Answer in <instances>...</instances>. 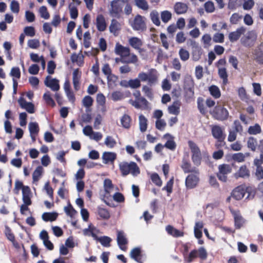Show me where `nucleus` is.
<instances>
[{"label": "nucleus", "instance_id": "nucleus-11", "mask_svg": "<svg viewBox=\"0 0 263 263\" xmlns=\"http://www.w3.org/2000/svg\"><path fill=\"white\" fill-rule=\"evenodd\" d=\"M198 175L194 173L187 176L185 179V185L187 188L193 189L197 185L199 181Z\"/></svg>", "mask_w": 263, "mask_h": 263}, {"label": "nucleus", "instance_id": "nucleus-8", "mask_svg": "<svg viewBox=\"0 0 263 263\" xmlns=\"http://www.w3.org/2000/svg\"><path fill=\"white\" fill-rule=\"evenodd\" d=\"M44 84L52 91H57L60 89L59 81L55 78H52L50 76L46 77Z\"/></svg>", "mask_w": 263, "mask_h": 263}, {"label": "nucleus", "instance_id": "nucleus-49", "mask_svg": "<svg viewBox=\"0 0 263 263\" xmlns=\"http://www.w3.org/2000/svg\"><path fill=\"white\" fill-rule=\"evenodd\" d=\"M151 180L153 181V182L154 183H155L156 185H157L158 186H161L162 185V180H161V178H160V177L159 176V175H158V174H157V173L152 174L151 176Z\"/></svg>", "mask_w": 263, "mask_h": 263}, {"label": "nucleus", "instance_id": "nucleus-44", "mask_svg": "<svg viewBox=\"0 0 263 263\" xmlns=\"http://www.w3.org/2000/svg\"><path fill=\"white\" fill-rule=\"evenodd\" d=\"M131 119L127 115H124L121 119V123L123 127L125 128H128L130 125Z\"/></svg>", "mask_w": 263, "mask_h": 263}, {"label": "nucleus", "instance_id": "nucleus-45", "mask_svg": "<svg viewBox=\"0 0 263 263\" xmlns=\"http://www.w3.org/2000/svg\"><path fill=\"white\" fill-rule=\"evenodd\" d=\"M64 210L67 215L71 218H72L77 213L70 204H69L67 206H65Z\"/></svg>", "mask_w": 263, "mask_h": 263}, {"label": "nucleus", "instance_id": "nucleus-41", "mask_svg": "<svg viewBox=\"0 0 263 263\" xmlns=\"http://www.w3.org/2000/svg\"><path fill=\"white\" fill-rule=\"evenodd\" d=\"M43 172V168L42 166H37L32 174V179L33 181H37L42 175Z\"/></svg>", "mask_w": 263, "mask_h": 263}, {"label": "nucleus", "instance_id": "nucleus-24", "mask_svg": "<svg viewBox=\"0 0 263 263\" xmlns=\"http://www.w3.org/2000/svg\"><path fill=\"white\" fill-rule=\"evenodd\" d=\"M181 102L179 101H176L173 104L168 107V110L170 114L177 115L180 112V107Z\"/></svg>", "mask_w": 263, "mask_h": 263}, {"label": "nucleus", "instance_id": "nucleus-5", "mask_svg": "<svg viewBox=\"0 0 263 263\" xmlns=\"http://www.w3.org/2000/svg\"><path fill=\"white\" fill-rule=\"evenodd\" d=\"M123 0H114L111 2L109 14L111 16L119 18L122 12V9L124 5Z\"/></svg>", "mask_w": 263, "mask_h": 263}, {"label": "nucleus", "instance_id": "nucleus-25", "mask_svg": "<svg viewBox=\"0 0 263 263\" xmlns=\"http://www.w3.org/2000/svg\"><path fill=\"white\" fill-rule=\"evenodd\" d=\"M255 60L259 64L263 65V46L259 45L254 53Z\"/></svg>", "mask_w": 263, "mask_h": 263}, {"label": "nucleus", "instance_id": "nucleus-4", "mask_svg": "<svg viewBox=\"0 0 263 263\" xmlns=\"http://www.w3.org/2000/svg\"><path fill=\"white\" fill-rule=\"evenodd\" d=\"M210 114L214 119L221 121L227 120L229 114L227 108L221 105L216 106Z\"/></svg>", "mask_w": 263, "mask_h": 263}, {"label": "nucleus", "instance_id": "nucleus-50", "mask_svg": "<svg viewBox=\"0 0 263 263\" xmlns=\"http://www.w3.org/2000/svg\"><path fill=\"white\" fill-rule=\"evenodd\" d=\"M104 187L105 192L106 193L109 194L110 191L113 188V185L111 181L109 179H106L104 181Z\"/></svg>", "mask_w": 263, "mask_h": 263}, {"label": "nucleus", "instance_id": "nucleus-12", "mask_svg": "<svg viewBox=\"0 0 263 263\" xmlns=\"http://www.w3.org/2000/svg\"><path fill=\"white\" fill-rule=\"evenodd\" d=\"M118 245L121 250L126 251L127 247L126 245L128 243V240L122 231H118L117 238Z\"/></svg>", "mask_w": 263, "mask_h": 263}, {"label": "nucleus", "instance_id": "nucleus-60", "mask_svg": "<svg viewBox=\"0 0 263 263\" xmlns=\"http://www.w3.org/2000/svg\"><path fill=\"white\" fill-rule=\"evenodd\" d=\"M161 17L162 22L166 23L171 20L172 14L168 11H164L161 12Z\"/></svg>", "mask_w": 263, "mask_h": 263}, {"label": "nucleus", "instance_id": "nucleus-58", "mask_svg": "<svg viewBox=\"0 0 263 263\" xmlns=\"http://www.w3.org/2000/svg\"><path fill=\"white\" fill-rule=\"evenodd\" d=\"M41 17L44 19L47 20L50 17V14L47 11V9L45 6H41L39 9Z\"/></svg>", "mask_w": 263, "mask_h": 263}, {"label": "nucleus", "instance_id": "nucleus-35", "mask_svg": "<svg viewBox=\"0 0 263 263\" xmlns=\"http://www.w3.org/2000/svg\"><path fill=\"white\" fill-rule=\"evenodd\" d=\"M209 90L210 94L215 99H218L220 97V91L217 86L215 85H212L209 87Z\"/></svg>", "mask_w": 263, "mask_h": 263}, {"label": "nucleus", "instance_id": "nucleus-40", "mask_svg": "<svg viewBox=\"0 0 263 263\" xmlns=\"http://www.w3.org/2000/svg\"><path fill=\"white\" fill-rule=\"evenodd\" d=\"M28 128L30 135H37L39 132V127L36 122H30L28 125Z\"/></svg>", "mask_w": 263, "mask_h": 263}, {"label": "nucleus", "instance_id": "nucleus-17", "mask_svg": "<svg viewBox=\"0 0 263 263\" xmlns=\"http://www.w3.org/2000/svg\"><path fill=\"white\" fill-rule=\"evenodd\" d=\"M96 26L97 29L100 31H104L106 29L107 25L104 16L99 14L96 18Z\"/></svg>", "mask_w": 263, "mask_h": 263}, {"label": "nucleus", "instance_id": "nucleus-22", "mask_svg": "<svg viewBox=\"0 0 263 263\" xmlns=\"http://www.w3.org/2000/svg\"><path fill=\"white\" fill-rule=\"evenodd\" d=\"M181 167L185 173H193L199 174V170L196 167L192 166L191 164L186 161H183Z\"/></svg>", "mask_w": 263, "mask_h": 263}, {"label": "nucleus", "instance_id": "nucleus-63", "mask_svg": "<svg viewBox=\"0 0 263 263\" xmlns=\"http://www.w3.org/2000/svg\"><path fill=\"white\" fill-rule=\"evenodd\" d=\"M198 256V251L194 250L192 251L189 256L185 258V260L188 263H191L195 258Z\"/></svg>", "mask_w": 263, "mask_h": 263}, {"label": "nucleus", "instance_id": "nucleus-19", "mask_svg": "<svg viewBox=\"0 0 263 263\" xmlns=\"http://www.w3.org/2000/svg\"><path fill=\"white\" fill-rule=\"evenodd\" d=\"M121 29V24L116 20L112 19L109 27V31L115 36H117Z\"/></svg>", "mask_w": 263, "mask_h": 263}, {"label": "nucleus", "instance_id": "nucleus-15", "mask_svg": "<svg viewBox=\"0 0 263 263\" xmlns=\"http://www.w3.org/2000/svg\"><path fill=\"white\" fill-rule=\"evenodd\" d=\"M246 31L244 27L238 28L235 31L231 32L229 34V39L231 42H234L237 41L240 36Z\"/></svg>", "mask_w": 263, "mask_h": 263}, {"label": "nucleus", "instance_id": "nucleus-36", "mask_svg": "<svg viewBox=\"0 0 263 263\" xmlns=\"http://www.w3.org/2000/svg\"><path fill=\"white\" fill-rule=\"evenodd\" d=\"M68 8L71 18L72 19L77 18L78 16V11L77 8L74 5V4L73 3H70Z\"/></svg>", "mask_w": 263, "mask_h": 263}, {"label": "nucleus", "instance_id": "nucleus-47", "mask_svg": "<svg viewBox=\"0 0 263 263\" xmlns=\"http://www.w3.org/2000/svg\"><path fill=\"white\" fill-rule=\"evenodd\" d=\"M43 98L48 105H51L52 106H54L55 105V103L51 98L50 93L49 91H46L44 94Z\"/></svg>", "mask_w": 263, "mask_h": 263}, {"label": "nucleus", "instance_id": "nucleus-23", "mask_svg": "<svg viewBox=\"0 0 263 263\" xmlns=\"http://www.w3.org/2000/svg\"><path fill=\"white\" fill-rule=\"evenodd\" d=\"M129 44L134 49L141 50V47L143 42L141 39L137 37H132L128 40Z\"/></svg>", "mask_w": 263, "mask_h": 263}, {"label": "nucleus", "instance_id": "nucleus-20", "mask_svg": "<svg viewBox=\"0 0 263 263\" xmlns=\"http://www.w3.org/2000/svg\"><path fill=\"white\" fill-rule=\"evenodd\" d=\"M81 73L78 69H74L72 73V82L75 90L78 91L80 89V79Z\"/></svg>", "mask_w": 263, "mask_h": 263}, {"label": "nucleus", "instance_id": "nucleus-32", "mask_svg": "<svg viewBox=\"0 0 263 263\" xmlns=\"http://www.w3.org/2000/svg\"><path fill=\"white\" fill-rule=\"evenodd\" d=\"M103 73L107 77V79L109 80V78L117 79L115 75L111 74V70L110 68V66L108 64H104L102 69Z\"/></svg>", "mask_w": 263, "mask_h": 263}, {"label": "nucleus", "instance_id": "nucleus-29", "mask_svg": "<svg viewBox=\"0 0 263 263\" xmlns=\"http://www.w3.org/2000/svg\"><path fill=\"white\" fill-rule=\"evenodd\" d=\"M257 39V33L255 31L252 30L248 32V46H253Z\"/></svg>", "mask_w": 263, "mask_h": 263}, {"label": "nucleus", "instance_id": "nucleus-61", "mask_svg": "<svg viewBox=\"0 0 263 263\" xmlns=\"http://www.w3.org/2000/svg\"><path fill=\"white\" fill-rule=\"evenodd\" d=\"M204 6L205 11L208 13H212L215 10L214 4L212 1L206 2Z\"/></svg>", "mask_w": 263, "mask_h": 263}, {"label": "nucleus", "instance_id": "nucleus-52", "mask_svg": "<svg viewBox=\"0 0 263 263\" xmlns=\"http://www.w3.org/2000/svg\"><path fill=\"white\" fill-rule=\"evenodd\" d=\"M179 54L181 60L183 61H187L190 57L189 51L183 48H181L179 50Z\"/></svg>", "mask_w": 263, "mask_h": 263}, {"label": "nucleus", "instance_id": "nucleus-55", "mask_svg": "<svg viewBox=\"0 0 263 263\" xmlns=\"http://www.w3.org/2000/svg\"><path fill=\"white\" fill-rule=\"evenodd\" d=\"M257 145V141L256 139L250 137L248 140V147L251 148L252 151H255Z\"/></svg>", "mask_w": 263, "mask_h": 263}, {"label": "nucleus", "instance_id": "nucleus-1", "mask_svg": "<svg viewBox=\"0 0 263 263\" xmlns=\"http://www.w3.org/2000/svg\"><path fill=\"white\" fill-rule=\"evenodd\" d=\"M119 168L124 176L131 174L133 176H137L140 173L139 167L134 162L129 163L122 162L119 164Z\"/></svg>", "mask_w": 263, "mask_h": 263}, {"label": "nucleus", "instance_id": "nucleus-26", "mask_svg": "<svg viewBox=\"0 0 263 263\" xmlns=\"http://www.w3.org/2000/svg\"><path fill=\"white\" fill-rule=\"evenodd\" d=\"M188 7L186 4L181 2L176 3L174 6L175 11L178 14L185 13Z\"/></svg>", "mask_w": 263, "mask_h": 263}, {"label": "nucleus", "instance_id": "nucleus-2", "mask_svg": "<svg viewBox=\"0 0 263 263\" xmlns=\"http://www.w3.org/2000/svg\"><path fill=\"white\" fill-rule=\"evenodd\" d=\"M138 79L140 81L147 82L149 85H152L157 83L158 80V74L157 71L154 69H151L148 73L144 72H140L138 74Z\"/></svg>", "mask_w": 263, "mask_h": 263}, {"label": "nucleus", "instance_id": "nucleus-21", "mask_svg": "<svg viewBox=\"0 0 263 263\" xmlns=\"http://www.w3.org/2000/svg\"><path fill=\"white\" fill-rule=\"evenodd\" d=\"M117 155L113 152H105L102 155L103 162L107 164L109 162H113L116 159Z\"/></svg>", "mask_w": 263, "mask_h": 263}, {"label": "nucleus", "instance_id": "nucleus-18", "mask_svg": "<svg viewBox=\"0 0 263 263\" xmlns=\"http://www.w3.org/2000/svg\"><path fill=\"white\" fill-rule=\"evenodd\" d=\"M22 199L23 204L30 205L32 204L31 200V191L28 186H25L23 190Z\"/></svg>", "mask_w": 263, "mask_h": 263}, {"label": "nucleus", "instance_id": "nucleus-16", "mask_svg": "<svg viewBox=\"0 0 263 263\" xmlns=\"http://www.w3.org/2000/svg\"><path fill=\"white\" fill-rule=\"evenodd\" d=\"M20 106L26 109L29 113L33 114L34 112V105L32 103L27 102L24 98H20L18 100Z\"/></svg>", "mask_w": 263, "mask_h": 263}, {"label": "nucleus", "instance_id": "nucleus-62", "mask_svg": "<svg viewBox=\"0 0 263 263\" xmlns=\"http://www.w3.org/2000/svg\"><path fill=\"white\" fill-rule=\"evenodd\" d=\"M129 86L132 88H137L141 85L139 79H131L128 82Z\"/></svg>", "mask_w": 263, "mask_h": 263}, {"label": "nucleus", "instance_id": "nucleus-48", "mask_svg": "<svg viewBox=\"0 0 263 263\" xmlns=\"http://www.w3.org/2000/svg\"><path fill=\"white\" fill-rule=\"evenodd\" d=\"M151 18L153 22L157 26L160 25V21L159 17V13L157 11H153L150 14Z\"/></svg>", "mask_w": 263, "mask_h": 263}, {"label": "nucleus", "instance_id": "nucleus-27", "mask_svg": "<svg viewBox=\"0 0 263 263\" xmlns=\"http://www.w3.org/2000/svg\"><path fill=\"white\" fill-rule=\"evenodd\" d=\"M58 214L57 212H45L42 215V219L45 221H53L57 219Z\"/></svg>", "mask_w": 263, "mask_h": 263}, {"label": "nucleus", "instance_id": "nucleus-39", "mask_svg": "<svg viewBox=\"0 0 263 263\" xmlns=\"http://www.w3.org/2000/svg\"><path fill=\"white\" fill-rule=\"evenodd\" d=\"M104 144L107 147L112 148L115 147L117 142L112 137L107 136L105 139Z\"/></svg>", "mask_w": 263, "mask_h": 263}, {"label": "nucleus", "instance_id": "nucleus-14", "mask_svg": "<svg viewBox=\"0 0 263 263\" xmlns=\"http://www.w3.org/2000/svg\"><path fill=\"white\" fill-rule=\"evenodd\" d=\"M211 132L213 136L219 141H221L224 139L223 130L219 125H211Z\"/></svg>", "mask_w": 263, "mask_h": 263}, {"label": "nucleus", "instance_id": "nucleus-64", "mask_svg": "<svg viewBox=\"0 0 263 263\" xmlns=\"http://www.w3.org/2000/svg\"><path fill=\"white\" fill-rule=\"evenodd\" d=\"M224 34L221 33H216L213 37V40L215 43H222L224 42Z\"/></svg>", "mask_w": 263, "mask_h": 263}, {"label": "nucleus", "instance_id": "nucleus-31", "mask_svg": "<svg viewBox=\"0 0 263 263\" xmlns=\"http://www.w3.org/2000/svg\"><path fill=\"white\" fill-rule=\"evenodd\" d=\"M247 176V166L244 165H242L239 170L234 174V176L236 179L239 178H244Z\"/></svg>", "mask_w": 263, "mask_h": 263}, {"label": "nucleus", "instance_id": "nucleus-54", "mask_svg": "<svg viewBox=\"0 0 263 263\" xmlns=\"http://www.w3.org/2000/svg\"><path fill=\"white\" fill-rule=\"evenodd\" d=\"M218 74L220 78L223 80V83L226 84L228 82V74L226 69L225 68H219L218 69Z\"/></svg>", "mask_w": 263, "mask_h": 263}, {"label": "nucleus", "instance_id": "nucleus-28", "mask_svg": "<svg viewBox=\"0 0 263 263\" xmlns=\"http://www.w3.org/2000/svg\"><path fill=\"white\" fill-rule=\"evenodd\" d=\"M139 121L140 131L142 133L145 132L147 127V120L143 115H141L139 117Z\"/></svg>", "mask_w": 263, "mask_h": 263}, {"label": "nucleus", "instance_id": "nucleus-10", "mask_svg": "<svg viewBox=\"0 0 263 263\" xmlns=\"http://www.w3.org/2000/svg\"><path fill=\"white\" fill-rule=\"evenodd\" d=\"M130 258L137 262L142 261L143 254L140 247H135L132 249L129 253Z\"/></svg>", "mask_w": 263, "mask_h": 263}, {"label": "nucleus", "instance_id": "nucleus-38", "mask_svg": "<svg viewBox=\"0 0 263 263\" xmlns=\"http://www.w3.org/2000/svg\"><path fill=\"white\" fill-rule=\"evenodd\" d=\"M97 240L99 241L103 246L109 247L112 239L108 236H104L100 237H98Z\"/></svg>", "mask_w": 263, "mask_h": 263}, {"label": "nucleus", "instance_id": "nucleus-34", "mask_svg": "<svg viewBox=\"0 0 263 263\" xmlns=\"http://www.w3.org/2000/svg\"><path fill=\"white\" fill-rule=\"evenodd\" d=\"M229 5L234 7H239L241 5L245 10H247V0H230Z\"/></svg>", "mask_w": 263, "mask_h": 263}, {"label": "nucleus", "instance_id": "nucleus-13", "mask_svg": "<svg viewBox=\"0 0 263 263\" xmlns=\"http://www.w3.org/2000/svg\"><path fill=\"white\" fill-rule=\"evenodd\" d=\"M246 192L245 185H240L236 187L232 192L231 196L236 200H240Z\"/></svg>", "mask_w": 263, "mask_h": 263}, {"label": "nucleus", "instance_id": "nucleus-6", "mask_svg": "<svg viewBox=\"0 0 263 263\" xmlns=\"http://www.w3.org/2000/svg\"><path fill=\"white\" fill-rule=\"evenodd\" d=\"M144 17L140 15H137L134 20L130 23V26L134 30L143 31L146 30V26Z\"/></svg>", "mask_w": 263, "mask_h": 263}, {"label": "nucleus", "instance_id": "nucleus-9", "mask_svg": "<svg viewBox=\"0 0 263 263\" xmlns=\"http://www.w3.org/2000/svg\"><path fill=\"white\" fill-rule=\"evenodd\" d=\"M130 50L128 47H125L117 43L115 47V53L125 59L126 57L129 55Z\"/></svg>", "mask_w": 263, "mask_h": 263}, {"label": "nucleus", "instance_id": "nucleus-30", "mask_svg": "<svg viewBox=\"0 0 263 263\" xmlns=\"http://www.w3.org/2000/svg\"><path fill=\"white\" fill-rule=\"evenodd\" d=\"M166 230L168 234L173 236L174 237L182 236L183 235V232L177 230L172 227L171 226H167L166 227Z\"/></svg>", "mask_w": 263, "mask_h": 263}, {"label": "nucleus", "instance_id": "nucleus-3", "mask_svg": "<svg viewBox=\"0 0 263 263\" xmlns=\"http://www.w3.org/2000/svg\"><path fill=\"white\" fill-rule=\"evenodd\" d=\"M188 144L192 153V160L194 165L198 166L202 159L201 151L197 145L192 141H189Z\"/></svg>", "mask_w": 263, "mask_h": 263}, {"label": "nucleus", "instance_id": "nucleus-33", "mask_svg": "<svg viewBox=\"0 0 263 263\" xmlns=\"http://www.w3.org/2000/svg\"><path fill=\"white\" fill-rule=\"evenodd\" d=\"M261 132V128L260 126L256 123L253 126H250L248 129V133L251 135H257Z\"/></svg>", "mask_w": 263, "mask_h": 263}, {"label": "nucleus", "instance_id": "nucleus-37", "mask_svg": "<svg viewBox=\"0 0 263 263\" xmlns=\"http://www.w3.org/2000/svg\"><path fill=\"white\" fill-rule=\"evenodd\" d=\"M138 61L137 56L134 53H129V55L126 57L124 59V64H136Z\"/></svg>", "mask_w": 263, "mask_h": 263}, {"label": "nucleus", "instance_id": "nucleus-42", "mask_svg": "<svg viewBox=\"0 0 263 263\" xmlns=\"http://www.w3.org/2000/svg\"><path fill=\"white\" fill-rule=\"evenodd\" d=\"M98 214L103 219H108L110 217L109 212L105 209L101 207L98 208Z\"/></svg>", "mask_w": 263, "mask_h": 263}, {"label": "nucleus", "instance_id": "nucleus-7", "mask_svg": "<svg viewBox=\"0 0 263 263\" xmlns=\"http://www.w3.org/2000/svg\"><path fill=\"white\" fill-rule=\"evenodd\" d=\"M232 167L228 164H222L218 166V172L217 176L219 180L226 182L227 181V175L232 172Z\"/></svg>", "mask_w": 263, "mask_h": 263}, {"label": "nucleus", "instance_id": "nucleus-56", "mask_svg": "<svg viewBox=\"0 0 263 263\" xmlns=\"http://www.w3.org/2000/svg\"><path fill=\"white\" fill-rule=\"evenodd\" d=\"M10 8L11 11L14 13H18L20 11V5L17 1L13 0L11 2Z\"/></svg>", "mask_w": 263, "mask_h": 263}, {"label": "nucleus", "instance_id": "nucleus-43", "mask_svg": "<svg viewBox=\"0 0 263 263\" xmlns=\"http://www.w3.org/2000/svg\"><path fill=\"white\" fill-rule=\"evenodd\" d=\"M197 107L201 114L205 115L206 114L207 110L204 107L203 98L199 97L197 99Z\"/></svg>", "mask_w": 263, "mask_h": 263}, {"label": "nucleus", "instance_id": "nucleus-57", "mask_svg": "<svg viewBox=\"0 0 263 263\" xmlns=\"http://www.w3.org/2000/svg\"><path fill=\"white\" fill-rule=\"evenodd\" d=\"M24 32L25 35L30 37L34 36L35 34V29L32 26L25 27L24 29Z\"/></svg>", "mask_w": 263, "mask_h": 263}, {"label": "nucleus", "instance_id": "nucleus-59", "mask_svg": "<svg viewBox=\"0 0 263 263\" xmlns=\"http://www.w3.org/2000/svg\"><path fill=\"white\" fill-rule=\"evenodd\" d=\"M93 230V228H91V225H89L88 228L83 230V233L85 235L91 236L95 239L97 240L98 236Z\"/></svg>", "mask_w": 263, "mask_h": 263}, {"label": "nucleus", "instance_id": "nucleus-53", "mask_svg": "<svg viewBox=\"0 0 263 263\" xmlns=\"http://www.w3.org/2000/svg\"><path fill=\"white\" fill-rule=\"evenodd\" d=\"M232 158L235 161L237 162H242L245 161L246 156L241 153L234 154L232 155Z\"/></svg>", "mask_w": 263, "mask_h": 263}, {"label": "nucleus", "instance_id": "nucleus-51", "mask_svg": "<svg viewBox=\"0 0 263 263\" xmlns=\"http://www.w3.org/2000/svg\"><path fill=\"white\" fill-rule=\"evenodd\" d=\"M93 103V99L89 96H86L84 97L82 100V104L86 108H89L92 106Z\"/></svg>", "mask_w": 263, "mask_h": 263}, {"label": "nucleus", "instance_id": "nucleus-46", "mask_svg": "<svg viewBox=\"0 0 263 263\" xmlns=\"http://www.w3.org/2000/svg\"><path fill=\"white\" fill-rule=\"evenodd\" d=\"M136 5L139 8L147 10L148 9V5L146 0H135Z\"/></svg>", "mask_w": 263, "mask_h": 263}]
</instances>
